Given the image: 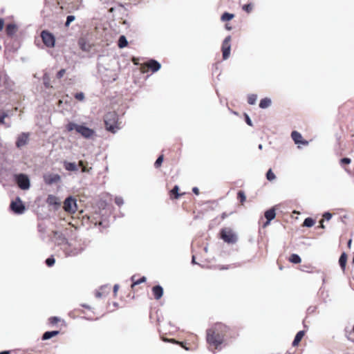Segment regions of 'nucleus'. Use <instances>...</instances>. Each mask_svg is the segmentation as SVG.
Segmentation results:
<instances>
[{
  "mask_svg": "<svg viewBox=\"0 0 354 354\" xmlns=\"http://www.w3.org/2000/svg\"><path fill=\"white\" fill-rule=\"evenodd\" d=\"M228 330V327L222 323L215 324L211 328L207 330V343L218 348L223 342L224 337Z\"/></svg>",
  "mask_w": 354,
  "mask_h": 354,
  "instance_id": "nucleus-1",
  "label": "nucleus"
},
{
  "mask_svg": "<svg viewBox=\"0 0 354 354\" xmlns=\"http://www.w3.org/2000/svg\"><path fill=\"white\" fill-rule=\"evenodd\" d=\"M161 68V64L154 59H150L142 64H139L134 57V75H144L151 71L152 73L158 71Z\"/></svg>",
  "mask_w": 354,
  "mask_h": 354,
  "instance_id": "nucleus-2",
  "label": "nucleus"
},
{
  "mask_svg": "<svg viewBox=\"0 0 354 354\" xmlns=\"http://www.w3.org/2000/svg\"><path fill=\"white\" fill-rule=\"evenodd\" d=\"M66 129L68 131H72L73 130H75L76 132L81 134L84 138H91L95 133V131L93 129H90L85 125L83 124H77L74 122H68L66 126Z\"/></svg>",
  "mask_w": 354,
  "mask_h": 354,
  "instance_id": "nucleus-3",
  "label": "nucleus"
},
{
  "mask_svg": "<svg viewBox=\"0 0 354 354\" xmlns=\"http://www.w3.org/2000/svg\"><path fill=\"white\" fill-rule=\"evenodd\" d=\"M62 250L66 257H73L81 254L84 251V248L80 243L68 242L65 244Z\"/></svg>",
  "mask_w": 354,
  "mask_h": 354,
  "instance_id": "nucleus-4",
  "label": "nucleus"
},
{
  "mask_svg": "<svg viewBox=\"0 0 354 354\" xmlns=\"http://www.w3.org/2000/svg\"><path fill=\"white\" fill-rule=\"evenodd\" d=\"M220 238L228 244H234L238 241V236L230 227H224L220 230Z\"/></svg>",
  "mask_w": 354,
  "mask_h": 354,
  "instance_id": "nucleus-5",
  "label": "nucleus"
},
{
  "mask_svg": "<svg viewBox=\"0 0 354 354\" xmlns=\"http://www.w3.org/2000/svg\"><path fill=\"white\" fill-rule=\"evenodd\" d=\"M14 180L17 186L22 190H28L30 187V181L28 176L26 174H16L13 176Z\"/></svg>",
  "mask_w": 354,
  "mask_h": 354,
  "instance_id": "nucleus-6",
  "label": "nucleus"
},
{
  "mask_svg": "<svg viewBox=\"0 0 354 354\" xmlns=\"http://www.w3.org/2000/svg\"><path fill=\"white\" fill-rule=\"evenodd\" d=\"M63 209L69 214H74L77 210V200L72 196H68L64 201Z\"/></svg>",
  "mask_w": 354,
  "mask_h": 354,
  "instance_id": "nucleus-7",
  "label": "nucleus"
},
{
  "mask_svg": "<svg viewBox=\"0 0 354 354\" xmlns=\"http://www.w3.org/2000/svg\"><path fill=\"white\" fill-rule=\"evenodd\" d=\"M104 124L106 129L110 132L115 133L118 129L117 123L115 119V114L109 113L105 115Z\"/></svg>",
  "mask_w": 354,
  "mask_h": 354,
  "instance_id": "nucleus-8",
  "label": "nucleus"
},
{
  "mask_svg": "<svg viewBox=\"0 0 354 354\" xmlns=\"http://www.w3.org/2000/svg\"><path fill=\"white\" fill-rule=\"evenodd\" d=\"M10 208L15 214H22L26 210L25 205L19 197H17L15 201H12Z\"/></svg>",
  "mask_w": 354,
  "mask_h": 354,
  "instance_id": "nucleus-9",
  "label": "nucleus"
},
{
  "mask_svg": "<svg viewBox=\"0 0 354 354\" xmlns=\"http://www.w3.org/2000/svg\"><path fill=\"white\" fill-rule=\"evenodd\" d=\"M41 37L44 45L48 48H53L55 45V37L48 30H44L41 32Z\"/></svg>",
  "mask_w": 354,
  "mask_h": 354,
  "instance_id": "nucleus-10",
  "label": "nucleus"
},
{
  "mask_svg": "<svg viewBox=\"0 0 354 354\" xmlns=\"http://www.w3.org/2000/svg\"><path fill=\"white\" fill-rule=\"evenodd\" d=\"M53 241L56 245L60 247L61 250L64 246H65V244H67L69 242L62 232L55 230L53 231Z\"/></svg>",
  "mask_w": 354,
  "mask_h": 354,
  "instance_id": "nucleus-11",
  "label": "nucleus"
},
{
  "mask_svg": "<svg viewBox=\"0 0 354 354\" xmlns=\"http://www.w3.org/2000/svg\"><path fill=\"white\" fill-rule=\"evenodd\" d=\"M12 113L9 110H3L0 111V125L4 126L5 128H10L12 127V122L10 118Z\"/></svg>",
  "mask_w": 354,
  "mask_h": 354,
  "instance_id": "nucleus-12",
  "label": "nucleus"
},
{
  "mask_svg": "<svg viewBox=\"0 0 354 354\" xmlns=\"http://www.w3.org/2000/svg\"><path fill=\"white\" fill-rule=\"evenodd\" d=\"M44 181L47 185H52L61 181V176L57 174L47 173L43 176Z\"/></svg>",
  "mask_w": 354,
  "mask_h": 354,
  "instance_id": "nucleus-13",
  "label": "nucleus"
},
{
  "mask_svg": "<svg viewBox=\"0 0 354 354\" xmlns=\"http://www.w3.org/2000/svg\"><path fill=\"white\" fill-rule=\"evenodd\" d=\"M231 36L226 37L222 44V52H223V59L224 60H226L229 58L230 55V50H231Z\"/></svg>",
  "mask_w": 354,
  "mask_h": 354,
  "instance_id": "nucleus-14",
  "label": "nucleus"
},
{
  "mask_svg": "<svg viewBox=\"0 0 354 354\" xmlns=\"http://www.w3.org/2000/svg\"><path fill=\"white\" fill-rule=\"evenodd\" d=\"M29 137L30 133L23 132L19 134L16 138V147L18 149H21L22 147H25L26 145H28L29 141Z\"/></svg>",
  "mask_w": 354,
  "mask_h": 354,
  "instance_id": "nucleus-15",
  "label": "nucleus"
},
{
  "mask_svg": "<svg viewBox=\"0 0 354 354\" xmlns=\"http://www.w3.org/2000/svg\"><path fill=\"white\" fill-rule=\"evenodd\" d=\"M46 203L49 206H52L54 210H57L61 207V201L60 199L53 195L49 194L46 198Z\"/></svg>",
  "mask_w": 354,
  "mask_h": 354,
  "instance_id": "nucleus-16",
  "label": "nucleus"
},
{
  "mask_svg": "<svg viewBox=\"0 0 354 354\" xmlns=\"http://www.w3.org/2000/svg\"><path fill=\"white\" fill-rule=\"evenodd\" d=\"M0 84L3 85L5 89L11 90L13 86V82L10 80L9 77L5 74L0 75Z\"/></svg>",
  "mask_w": 354,
  "mask_h": 354,
  "instance_id": "nucleus-17",
  "label": "nucleus"
},
{
  "mask_svg": "<svg viewBox=\"0 0 354 354\" xmlns=\"http://www.w3.org/2000/svg\"><path fill=\"white\" fill-rule=\"evenodd\" d=\"M291 138L295 144L308 145L307 140H303L301 134L297 131H293L291 133Z\"/></svg>",
  "mask_w": 354,
  "mask_h": 354,
  "instance_id": "nucleus-18",
  "label": "nucleus"
},
{
  "mask_svg": "<svg viewBox=\"0 0 354 354\" xmlns=\"http://www.w3.org/2000/svg\"><path fill=\"white\" fill-rule=\"evenodd\" d=\"M78 45L80 49L84 52H89L92 48V45L89 44L84 38H80L79 39Z\"/></svg>",
  "mask_w": 354,
  "mask_h": 354,
  "instance_id": "nucleus-19",
  "label": "nucleus"
},
{
  "mask_svg": "<svg viewBox=\"0 0 354 354\" xmlns=\"http://www.w3.org/2000/svg\"><path fill=\"white\" fill-rule=\"evenodd\" d=\"M152 292L156 300L160 299L163 295V288L160 285H156L152 288Z\"/></svg>",
  "mask_w": 354,
  "mask_h": 354,
  "instance_id": "nucleus-20",
  "label": "nucleus"
},
{
  "mask_svg": "<svg viewBox=\"0 0 354 354\" xmlns=\"http://www.w3.org/2000/svg\"><path fill=\"white\" fill-rule=\"evenodd\" d=\"M9 174V171L0 163V183H3V181L7 180Z\"/></svg>",
  "mask_w": 354,
  "mask_h": 354,
  "instance_id": "nucleus-21",
  "label": "nucleus"
},
{
  "mask_svg": "<svg viewBox=\"0 0 354 354\" xmlns=\"http://www.w3.org/2000/svg\"><path fill=\"white\" fill-rule=\"evenodd\" d=\"M64 168L68 171H78V165L75 162L64 161L63 162Z\"/></svg>",
  "mask_w": 354,
  "mask_h": 354,
  "instance_id": "nucleus-22",
  "label": "nucleus"
},
{
  "mask_svg": "<svg viewBox=\"0 0 354 354\" xmlns=\"http://www.w3.org/2000/svg\"><path fill=\"white\" fill-rule=\"evenodd\" d=\"M265 218L268 220V222L272 221L276 216V212L274 207L266 210L264 213Z\"/></svg>",
  "mask_w": 354,
  "mask_h": 354,
  "instance_id": "nucleus-23",
  "label": "nucleus"
},
{
  "mask_svg": "<svg viewBox=\"0 0 354 354\" xmlns=\"http://www.w3.org/2000/svg\"><path fill=\"white\" fill-rule=\"evenodd\" d=\"M17 26L15 24H8L6 27V32L8 36H12L17 31Z\"/></svg>",
  "mask_w": 354,
  "mask_h": 354,
  "instance_id": "nucleus-24",
  "label": "nucleus"
},
{
  "mask_svg": "<svg viewBox=\"0 0 354 354\" xmlns=\"http://www.w3.org/2000/svg\"><path fill=\"white\" fill-rule=\"evenodd\" d=\"M59 333V330H50V331H46L44 333L41 337L42 340H48L51 339L52 337L57 335Z\"/></svg>",
  "mask_w": 354,
  "mask_h": 354,
  "instance_id": "nucleus-25",
  "label": "nucleus"
},
{
  "mask_svg": "<svg viewBox=\"0 0 354 354\" xmlns=\"http://www.w3.org/2000/svg\"><path fill=\"white\" fill-rule=\"evenodd\" d=\"M304 335H305L304 330H299V332H297V333L296 334V335L293 339V342L292 343V346H297L299 344V343L301 342V340L302 339V338L304 337Z\"/></svg>",
  "mask_w": 354,
  "mask_h": 354,
  "instance_id": "nucleus-26",
  "label": "nucleus"
},
{
  "mask_svg": "<svg viewBox=\"0 0 354 354\" xmlns=\"http://www.w3.org/2000/svg\"><path fill=\"white\" fill-rule=\"evenodd\" d=\"M272 104V100L269 97H264L260 100L259 107L261 109H265L270 106Z\"/></svg>",
  "mask_w": 354,
  "mask_h": 354,
  "instance_id": "nucleus-27",
  "label": "nucleus"
},
{
  "mask_svg": "<svg viewBox=\"0 0 354 354\" xmlns=\"http://www.w3.org/2000/svg\"><path fill=\"white\" fill-rule=\"evenodd\" d=\"M347 261V255L345 252L342 253L339 259V264L341 268L344 270Z\"/></svg>",
  "mask_w": 354,
  "mask_h": 354,
  "instance_id": "nucleus-28",
  "label": "nucleus"
},
{
  "mask_svg": "<svg viewBox=\"0 0 354 354\" xmlns=\"http://www.w3.org/2000/svg\"><path fill=\"white\" fill-rule=\"evenodd\" d=\"M128 44L127 39L124 35H120L118 39V46L120 48L126 47Z\"/></svg>",
  "mask_w": 354,
  "mask_h": 354,
  "instance_id": "nucleus-29",
  "label": "nucleus"
},
{
  "mask_svg": "<svg viewBox=\"0 0 354 354\" xmlns=\"http://www.w3.org/2000/svg\"><path fill=\"white\" fill-rule=\"evenodd\" d=\"M289 261L292 263L297 264L301 261V259L297 254H292L289 257Z\"/></svg>",
  "mask_w": 354,
  "mask_h": 354,
  "instance_id": "nucleus-30",
  "label": "nucleus"
},
{
  "mask_svg": "<svg viewBox=\"0 0 354 354\" xmlns=\"http://www.w3.org/2000/svg\"><path fill=\"white\" fill-rule=\"evenodd\" d=\"M315 225V220L310 217L304 219L303 225L306 227H311Z\"/></svg>",
  "mask_w": 354,
  "mask_h": 354,
  "instance_id": "nucleus-31",
  "label": "nucleus"
},
{
  "mask_svg": "<svg viewBox=\"0 0 354 354\" xmlns=\"http://www.w3.org/2000/svg\"><path fill=\"white\" fill-rule=\"evenodd\" d=\"M234 15L233 14L229 13L227 12H225L221 15V19L223 21H228L234 18Z\"/></svg>",
  "mask_w": 354,
  "mask_h": 354,
  "instance_id": "nucleus-32",
  "label": "nucleus"
},
{
  "mask_svg": "<svg viewBox=\"0 0 354 354\" xmlns=\"http://www.w3.org/2000/svg\"><path fill=\"white\" fill-rule=\"evenodd\" d=\"M257 95L256 94H250L248 97V102L249 104L254 105L256 104Z\"/></svg>",
  "mask_w": 354,
  "mask_h": 354,
  "instance_id": "nucleus-33",
  "label": "nucleus"
},
{
  "mask_svg": "<svg viewBox=\"0 0 354 354\" xmlns=\"http://www.w3.org/2000/svg\"><path fill=\"white\" fill-rule=\"evenodd\" d=\"M266 178L268 181H272L276 178V176L271 169H269L266 172Z\"/></svg>",
  "mask_w": 354,
  "mask_h": 354,
  "instance_id": "nucleus-34",
  "label": "nucleus"
},
{
  "mask_svg": "<svg viewBox=\"0 0 354 354\" xmlns=\"http://www.w3.org/2000/svg\"><path fill=\"white\" fill-rule=\"evenodd\" d=\"M100 290L103 292L104 295H105L109 293L111 287L109 284H105L101 286Z\"/></svg>",
  "mask_w": 354,
  "mask_h": 354,
  "instance_id": "nucleus-35",
  "label": "nucleus"
},
{
  "mask_svg": "<svg viewBox=\"0 0 354 354\" xmlns=\"http://www.w3.org/2000/svg\"><path fill=\"white\" fill-rule=\"evenodd\" d=\"M179 187L178 185H175L172 189L171 190V194L175 198H178L180 196V194L178 193Z\"/></svg>",
  "mask_w": 354,
  "mask_h": 354,
  "instance_id": "nucleus-36",
  "label": "nucleus"
},
{
  "mask_svg": "<svg viewBox=\"0 0 354 354\" xmlns=\"http://www.w3.org/2000/svg\"><path fill=\"white\" fill-rule=\"evenodd\" d=\"M237 198L239 199L240 202L243 203L246 200V196L243 191H239L237 193Z\"/></svg>",
  "mask_w": 354,
  "mask_h": 354,
  "instance_id": "nucleus-37",
  "label": "nucleus"
},
{
  "mask_svg": "<svg viewBox=\"0 0 354 354\" xmlns=\"http://www.w3.org/2000/svg\"><path fill=\"white\" fill-rule=\"evenodd\" d=\"M45 263L47 265V266L52 267L55 263V259L54 257L52 255L46 259Z\"/></svg>",
  "mask_w": 354,
  "mask_h": 354,
  "instance_id": "nucleus-38",
  "label": "nucleus"
},
{
  "mask_svg": "<svg viewBox=\"0 0 354 354\" xmlns=\"http://www.w3.org/2000/svg\"><path fill=\"white\" fill-rule=\"evenodd\" d=\"M163 160H164L163 155L159 156L154 162V167L156 168L160 167L163 162Z\"/></svg>",
  "mask_w": 354,
  "mask_h": 354,
  "instance_id": "nucleus-39",
  "label": "nucleus"
},
{
  "mask_svg": "<svg viewBox=\"0 0 354 354\" xmlns=\"http://www.w3.org/2000/svg\"><path fill=\"white\" fill-rule=\"evenodd\" d=\"M75 19V17L74 15H68L66 17V20L65 22V26L68 27L70 24Z\"/></svg>",
  "mask_w": 354,
  "mask_h": 354,
  "instance_id": "nucleus-40",
  "label": "nucleus"
},
{
  "mask_svg": "<svg viewBox=\"0 0 354 354\" xmlns=\"http://www.w3.org/2000/svg\"><path fill=\"white\" fill-rule=\"evenodd\" d=\"M253 6L252 3H246L242 6V9L248 13H250L252 10Z\"/></svg>",
  "mask_w": 354,
  "mask_h": 354,
  "instance_id": "nucleus-41",
  "label": "nucleus"
},
{
  "mask_svg": "<svg viewBox=\"0 0 354 354\" xmlns=\"http://www.w3.org/2000/svg\"><path fill=\"white\" fill-rule=\"evenodd\" d=\"M351 162V160L349 158H343L339 160V163L341 165H349Z\"/></svg>",
  "mask_w": 354,
  "mask_h": 354,
  "instance_id": "nucleus-42",
  "label": "nucleus"
},
{
  "mask_svg": "<svg viewBox=\"0 0 354 354\" xmlns=\"http://www.w3.org/2000/svg\"><path fill=\"white\" fill-rule=\"evenodd\" d=\"M75 97L79 101H82L84 99V94L82 92H79L75 94Z\"/></svg>",
  "mask_w": 354,
  "mask_h": 354,
  "instance_id": "nucleus-43",
  "label": "nucleus"
},
{
  "mask_svg": "<svg viewBox=\"0 0 354 354\" xmlns=\"http://www.w3.org/2000/svg\"><path fill=\"white\" fill-rule=\"evenodd\" d=\"M244 118H245V121L247 123V124H248L250 127H252L253 124H252V120L250 119L249 115L247 113H244Z\"/></svg>",
  "mask_w": 354,
  "mask_h": 354,
  "instance_id": "nucleus-44",
  "label": "nucleus"
},
{
  "mask_svg": "<svg viewBox=\"0 0 354 354\" xmlns=\"http://www.w3.org/2000/svg\"><path fill=\"white\" fill-rule=\"evenodd\" d=\"M59 318L58 317H51L49 318V322L52 325H55L59 322Z\"/></svg>",
  "mask_w": 354,
  "mask_h": 354,
  "instance_id": "nucleus-45",
  "label": "nucleus"
},
{
  "mask_svg": "<svg viewBox=\"0 0 354 354\" xmlns=\"http://www.w3.org/2000/svg\"><path fill=\"white\" fill-rule=\"evenodd\" d=\"M65 73H66V70L62 68L57 73L56 77L57 79H61L64 75Z\"/></svg>",
  "mask_w": 354,
  "mask_h": 354,
  "instance_id": "nucleus-46",
  "label": "nucleus"
},
{
  "mask_svg": "<svg viewBox=\"0 0 354 354\" xmlns=\"http://www.w3.org/2000/svg\"><path fill=\"white\" fill-rule=\"evenodd\" d=\"M115 203L118 205L121 206L124 203L123 198L120 196H117L115 198Z\"/></svg>",
  "mask_w": 354,
  "mask_h": 354,
  "instance_id": "nucleus-47",
  "label": "nucleus"
},
{
  "mask_svg": "<svg viewBox=\"0 0 354 354\" xmlns=\"http://www.w3.org/2000/svg\"><path fill=\"white\" fill-rule=\"evenodd\" d=\"M323 217L325 220L329 221L332 218V214L329 212H326L324 213Z\"/></svg>",
  "mask_w": 354,
  "mask_h": 354,
  "instance_id": "nucleus-48",
  "label": "nucleus"
},
{
  "mask_svg": "<svg viewBox=\"0 0 354 354\" xmlns=\"http://www.w3.org/2000/svg\"><path fill=\"white\" fill-rule=\"evenodd\" d=\"M145 281H146V277H142L140 279H138L136 281L134 280V286H136V285H139V284L145 282Z\"/></svg>",
  "mask_w": 354,
  "mask_h": 354,
  "instance_id": "nucleus-49",
  "label": "nucleus"
},
{
  "mask_svg": "<svg viewBox=\"0 0 354 354\" xmlns=\"http://www.w3.org/2000/svg\"><path fill=\"white\" fill-rule=\"evenodd\" d=\"M44 84L46 88L51 87V86L50 84V82H49V79L48 78H44Z\"/></svg>",
  "mask_w": 354,
  "mask_h": 354,
  "instance_id": "nucleus-50",
  "label": "nucleus"
},
{
  "mask_svg": "<svg viewBox=\"0 0 354 354\" xmlns=\"http://www.w3.org/2000/svg\"><path fill=\"white\" fill-rule=\"evenodd\" d=\"M102 296H104V294H103V292L100 290L96 291L95 297L97 298H101Z\"/></svg>",
  "mask_w": 354,
  "mask_h": 354,
  "instance_id": "nucleus-51",
  "label": "nucleus"
},
{
  "mask_svg": "<svg viewBox=\"0 0 354 354\" xmlns=\"http://www.w3.org/2000/svg\"><path fill=\"white\" fill-rule=\"evenodd\" d=\"M118 289H119V285L118 284H115L114 286H113V293H114L115 295H116Z\"/></svg>",
  "mask_w": 354,
  "mask_h": 354,
  "instance_id": "nucleus-52",
  "label": "nucleus"
},
{
  "mask_svg": "<svg viewBox=\"0 0 354 354\" xmlns=\"http://www.w3.org/2000/svg\"><path fill=\"white\" fill-rule=\"evenodd\" d=\"M192 192H193V193H194L196 195H198L199 194V189L196 187H194L192 188Z\"/></svg>",
  "mask_w": 354,
  "mask_h": 354,
  "instance_id": "nucleus-53",
  "label": "nucleus"
},
{
  "mask_svg": "<svg viewBox=\"0 0 354 354\" xmlns=\"http://www.w3.org/2000/svg\"><path fill=\"white\" fill-rule=\"evenodd\" d=\"M4 25V21L2 18H0V30H2Z\"/></svg>",
  "mask_w": 354,
  "mask_h": 354,
  "instance_id": "nucleus-54",
  "label": "nucleus"
},
{
  "mask_svg": "<svg viewBox=\"0 0 354 354\" xmlns=\"http://www.w3.org/2000/svg\"><path fill=\"white\" fill-rule=\"evenodd\" d=\"M192 264H198V263L196 261L195 256H192Z\"/></svg>",
  "mask_w": 354,
  "mask_h": 354,
  "instance_id": "nucleus-55",
  "label": "nucleus"
},
{
  "mask_svg": "<svg viewBox=\"0 0 354 354\" xmlns=\"http://www.w3.org/2000/svg\"><path fill=\"white\" fill-rule=\"evenodd\" d=\"M82 306L85 308H87V309H91V308L90 306H88L87 304H82Z\"/></svg>",
  "mask_w": 354,
  "mask_h": 354,
  "instance_id": "nucleus-56",
  "label": "nucleus"
},
{
  "mask_svg": "<svg viewBox=\"0 0 354 354\" xmlns=\"http://www.w3.org/2000/svg\"><path fill=\"white\" fill-rule=\"evenodd\" d=\"M78 167H84V163H83V161L80 160L78 162Z\"/></svg>",
  "mask_w": 354,
  "mask_h": 354,
  "instance_id": "nucleus-57",
  "label": "nucleus"
},
{
  "mask_svg": "<svg viewBox=\"0 0 354 354\" xmlns=\"http://www.w3.org/2000/svg\"><path fill=\"white\" fill-rule=\"evenodd\" d=\"M0 354H10V351H1Z\"/></svg>",
  "mask_w": 354,
  "mask_h": 354,
  "instance_id": "nucleus-58",
  "label": "nucleus"
},
{
  "mask_svg": "<svg viewBox=\"0 0 354 354\" xmlns=\"http://www.w3.org/2000/svg\"><path fill=\"white\" fill-rule=\"evenodd\" d=\"M130 279V281H131V285H130V287H131V288H133V276H131V277H130V279Z\"/></svg>",
  "mask_w": 354,
  "mask_h": 354,
  "instance_id": "nucleus-59",
  "label": "nucleus"
},
{
  "mask_svg": "<svg viewBox=\"0 0 354 354\" xmlns=\"http://www.w3.org/2000/svg\"><path fill=\"white\" fill-rule=\"evenodd\" d=\"M270 222H268V220H266V222L263 224V227H266L268 225L270 224Z\"/></svg>",
  "mask_w": 354,
  "mask_h": 354,
  "instance_id": "nucleus-60",
  "label": "nucleus"
},
{
  "mask_svg": "<svg viewBox=\"0 0 354 354\" xmlns=\"http://www.w3.org/2000/svg\"><path fill=\"white\" fill-rule=\"evenodd\" d=\"M87 169L84 166L83 167H82V172H86Z\"/></svg>",
  "mask_w": 354,
  "mask_h": 354,
  "instance_id": "nucleus-61",
  "label": "nucleus"
},
{
  "mask_svg": "<svg viewBox=\"0 0 354 354\" xmlns=\"http://www.w3.org/2000/svg\"><path fill=\"white\" fill-rule=\"evenodd\" d=\"M142 0H134V5H136L137 3L141 2Z\"/></svg>",
  "mask_w": 354,
  "mask_h": 354,
  "instance_id": "nucleus-62",
  "label": "nucleus"
},
{
  "mask_svg": "<svg viewBox=\"0 0 354 354\" xmlns=\"http://www.w3.org/2000/svg\"><path fill=\"white\" fill-rule=\"evenodd\" d=\"M258 148L259 149H263V145L261 144H259V146H258Z\"/></svg>",
  "mask_w": 354,
  "mask_h": 354,
  "instance_id": "nucleus-63",
  "label": "nucleus"
},
{
  "mask_svg": "<svg viewBox=\"0 0 354 354\" xmlns=\"http://www.w3.org/2000/svg\"><path fill=\"white\" fill-rule=\"evenodd\" d=\"M351 241H351V239H350V240L348 241V246H350V245H351Z\"/></svg>",
  "mask_w": 354,
  "mask_h": 354,
  "instance_id": "nucleus-64",
  "label": "nucleus"
}]
</instances>
